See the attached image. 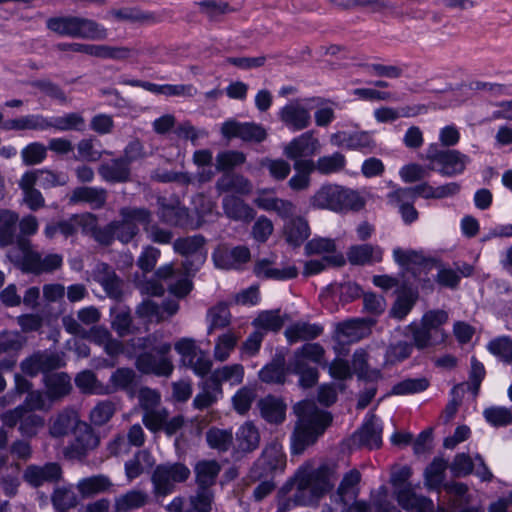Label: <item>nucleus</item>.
I'll return each mask as SVG.
<instances>
[{"instance_id":"nucleus-32","label":"nucleus","mask_w":512,"mask_h":512,"mask_svg":"<svg viewBox=\"0 0 512 512\" xmlns=\"http://www.w3.org/2000/svg\"><path fill=\"white\" fill-rule=\"evenodd\" d=\"M293 166L296 173L290 178L289 187L294 191L307 189L310 185V175L314 171V161H298Z\"/></svg>"},{"instance_id":"nucleus-52","label":"nucleus","mask_w":512,"mask_h":512,"mask_svg":"<svg viewBox=\"0 0 512 512\" xmlns=\"http://www.w3.org/2000/svg\"><path fill=\"white\" fill-rule=\"evenodd\" d=\"M18 220L17 214L8 210H0V245L5 246L12 242L14 226Z\"/></svg>"},{"instance_id":"nucleus-28","label":"nucleus","mask_w":512,"mask_h":512,"mask_svg":"<svg viewBox=\"0 0 512 512\" xmlns=\"http://www.w3.org/2000/svg\"><path fill=\"white\" fill-rule=\"evenodd\" d=\"M148 501V495L140 490H130L115 498L114 508L116 512H129L143 507Z\"/></svg>"},{"instance_id":"nucleus-14","label":"nucleus","mask_w":512,"mask_h":512,"mask_svg":"<svg viewBox=\"0 0 512 512\" xmlns=\"http://www.w3.org/2000/svg\"><path fill=\"white\" fill-rule=\"evenodd\" d=\"M74 52L84 53L89 56L102 59L122 60L131 56L132 50L127 47H115L109 45H94L83 43H71L62 47Z\"/></svg>"},{"instance_id":"nucleus-21","label":"nucleus","mask_w":512,"mask_h":512,"mask_svg":"<svg viewBox=\"0 0 512 512\" xmlns=\"http://www.w3.org/2000/svg\"><path fill=\"white\" fill-rule=\"evenodd\" d=\"M284 466L285 459L282 447L275 443L264 450L262 457L255 465L253 474H255L254 477L262 476V473L256 474V470L262 468L265 471V475H269L273 471L282 470Z\"/></svg>"},{"instance_id":"nucleus-61","label":"nucleus","mask_w":512,"mask_h":512,"mask_svg":"<svg viewBox=\"0 0 512 512\" xmlns=\"http://www.w3.org/2000/svg\"><path fill=\"white\" fill-rule=\"evenodd\" d=\"M305 250L307 254H320L324 256H332L334 254H341L336 251V245L334 240L329 238H313L306 246Z\"/></svg>"},{"instance_id":"nucleus-64","label":"nucleus","mask_w":512,"mask_h":512,"mask_svg":"<svg viewBox=\"0 0 512 512\" xmlns=\"http://www.w3.org/2000/svg\"><path fill=\"white\" fill-rule=\"evenodd\" d=\"M484 418L493 426H504L512 423V412L505 407L493 406L483 411Z\"/></svg>"},{"instance_id":"nucleus-54","label":"nucleus","mask_w":512,"mask_h":512,"mask_svg":"<svg viewBox=\"0 0 512 512\" xmlns=\"http://www.w3.org/2000/svg\"><path fill=\"white\" fill-rule=\"evenodd\" d=\"M220 191H235L240 194H248L252 190L251 183L242 176L224 175L217 183Z\"/></svg>"},{"instance_id":"nucleus-30","label":"nucleus","mask_w":512,"mask_h":512,"mask_svg":"<svg viewBox=\"0 0 512 512\" xmlns=\"http://www.w3.org/2000/svg\"><path fill=\"white\" fill-rule=\"evenodd\" d=\"M223 208L225 214L231 219L249 221L254 217V210L234 196L224 198Z\"/></svg>"},{"instance_id":"nucleus-33","label":"nucleus","mask_w":512,"mask_h":512,"mask_svg":"<svg viewBox=\"0 0 512 512\" xmlns=\"http://www.w3.org/2000/svg\"><path fill=\"white\" fill-rule=\"evenodd\" d=\"M107 36V29L103 25L91 19L78 17L76 38L104 40Z\"/></svg>"},{"instance_id":"nucleus-9","label":"nucleus","mask_w":512,"mask_h":512,"mask_svg":"<svg viewBox=\"0 0 512 512\" xmlns=\"http://www.w3.org/2000/svg\"><path fill=\"white\" fill-rule=\"evenodd\" d=\"M189 476V468L180 463L158 466L152 476L154 492L162 496L170 494L176 483L185 481Z\"/></svg>"},{"instance_id":"nucleus-37","label":"nucleus","mask_w":512,"mask_h":512,"mask_svg":"<svg viewBox=\"0 0 512 512\" xmlns=\"http://www.w3.org/2000/svg\"><path fill=\"white\" fill-rule=\"evenodd\" d=\"M255 273L259 277L272 278L276 280H287L295 278L298 274V271L295 266H287L282 269L272 268L268 261L263 260L256 264Z\"/></svg>"},{"instance_id":"nucleus-22","label":"nucleus","mask_w":512,"mask_h":512,"mask_svg":"<svg viewBox=\"0 0 512 512\" xmlns=\"http://www.w3.org/2000/svg\"><path fill=\"white\" fill-rule=\"evenodd\" d=\"M62 365V359L53 353L36 354L22 363V370L33 376L40 371H47Z\"/></svg>"},{"instance_id":"nucleus-43","label":"nucleus","mask_w":512,"mask_h":512,"mask_svg":"<svg viewBox=\"0 0 512 512\" xmlns=\"http://www.w3.org/2000/svg\"><path fill=\"white\" fill-rule=\"evenodd\" d=\"M324 357V349L317 343H308L298 349L293 357L291 364H308L313 362L320 364Z\"/></svg>"},{"instance_id":"nucleus-27","label":"nucleus","mask_w":512,"mask_h":512,"mask_svg":"<svg viewBox=\"0 0 512 512\" xmlns=\"http://www.w3.org/2000/svg\"><path fill=\"white\" fill-rule=\"evenodd\" d=\"M310 229L307 221L302 217L289 220L284 226V237L292 246L301 245L309 236Z\"/></svg>"},{"instance_id":"nucleus-39","label":"nucleus","mask_w":512,"mask_h":512,"mask_svg":"<svg viewBox=\"0 0 512 512\" xmlns=\"http://www.w3.org/2000/svg\"><path fill=\"white\" fill-rule=\"evenodd\" d=\"M47 397L50 400L62 397L71 389L70 378L63 373H56L46 377Z\"/></svg>"},{"instance_id":"nucleus-19","label":"nucleus","mask_w":512,"mask_h":512,"mask_svg":"<svg viewBox=\"0 0 512 512\" xmlns=\"http://www.w3.org/2000/svg\"><path fill=\"white\" fill-rule=\"evenodd\" d=\"M372 320L368 319H352L339 323L336 327V335L341 342H354L363 338L370 326Z\"/></svg>"},{"instance_id":"nucleus-1","label":"nucleus","mask_w":512,"mask_h":512,"mask_svg":"<svg viewBox=\"0 0 512 512\" xmlns=\"http://www.w3.org/2000/svg\"><path fill=\"white\" fill-rule=\"evenodd\" d=\"M294 411L298 421L291 438V450L293 454H301L324 432L331 417L327 412L319 410L312 401L297 403Z\"/></svg>"},{"instance_id":"nucleus-8","label":"nucleus","mask_w":512,"mask_h":512,"mask_svg":"<svg viewBox=\"0 0 512 512\" xmlns=\"http://www.w3.org/2000/svg\"><path fill=\"white\" fill-rule=\"evenodd\" d=\"M120 215V222L111 223L109 231L121 242L127 243L137 234L139 225H147L150 213L145 209L124 208Z\"/></svg>"},{"instance_id":"nucleus-17","label":"nucleus","mask_w":512,"mask_h":512,"mask_svg":"<svg viewBox=\"0 0 512 512\" xmlns=\"http://www.w3.org/2000/svg\"><path fill=\"white\" fill-rule=\"evenodd\" d=\"M342 186L324 185L311 197L310 204L314 208L341 211Z\"/></svg>"},{"instance_id":"nucleus-13","label":"nucleus","mask_w":512,"mask_h":512,"mask_svg":"<svg viewBox=\"0 0 512 512\" xmlns=\"http://www.w3.org/2000/svg\"><path fill=\"white\" fill-rule=\"evenodd\" d=\"M212 258L219 269H238L250 260V251L245 246L228 248L221 245L215 249Z\"/></svg>"},{"instance_id":"nucleus-23","label":"nucleus","mask_w":512,"mask_h":512,"mask_svg":"<svg viewBox=\"0 0 512 512\" xmlns=\"http://www.w3.org/2000/svg\"><path fill=\"white\" fill-rule=\"evenodd\" d=\"M382 430L381 421L375 415H370L359 431V439L369 448H379L382 444Z\"/></svg>"},{"instance_id":"nucleus-56","label":"nucleus","mask_w":512,"mask_h":512,"mask_svg":"<svg viewBox=\"0 0 512 512\" xmlns=\"http://www.w3.org/2000/svg\"><path fill=\"white\" fill-rule=\"evenodd\" d=\"M76 385L78 386V388H80L83 392L86 393H110V389L98 383L95 375L90 371H83L79 373L76 377Z\"/></svg>"},{"instance_id":"nucleus-46","label":"nucleus","mask_w":512,"mask_h":512,"mask_svg":"<svg viewBox=\"0 0 512 512\" xmlns=\"http://www.w3.org/2000/svg\"><path fill=\"white\" fill-rule=\"evenodd\" d=\"M394 261L404 269H413L421 265L425 258L422 251L413 249L394 248L392 252Z\"/></svg>"},{"instance_id":"nucleus-24","label":"nucleus","mask_w":512,"mask_h":512,"mask_svg":"<svg viewBox=\"0 0 512 512\" xmlns=\"http://www.w3.org/2000/svg\"><path fill=\"white\" fill-rule=\"evenodd\" d=\"M61 470L57 464L51 463L44 467L30 466L26 469L25 480L33 485L39 486L46 481H54L60 477Z\"/></svg>"},{"instance_id":"nucleus-57","label":"nucleus","mask_w":512,"mask_h":512,"mask_svg":"<svg viewBox=\"0 0 512 512\" xmlns=\"http://www.w3.org/2000/svg\"><path fill=\"white\" fill-rule=\"evenodd\" d=\"M220 471L215 461H201L195 467L196 479L200 486H207L214 482Z\"/></svg>"},{"instance_id":"nucleus-42","label":"nucleus","mask_w":512,"mask_h":512,"mask_svg":"<svg viewBox=\"0 0 512 512\" xmlns=\"http://www.w3.org/2000/svg\"><path fill=\"white\" fill-rule=\"evenodd\" d=\"M345 164V156L339 152H335L331 155L319 157L317 161H314V170L318 171L320 174L328 175L339 172L344 168Z\"/></svg>"},{"instance_id":"nucleus-55","label":"nucleus","mask_w":512,"mask_h":512,"mask_svg":"<svg viewBox=\"0 0 512 512\" xmlns=\"http://www.w3.org/2000/svg\"><path fill=\"white\" fill-rule=\"evenodd\" d=\"M78 17H61L49 19L48 28L60 35L76 38Z\"/></svg>"},{"instance_id":"nucleus-63","label":"nucleus","mask_w":512,"mask_h":512,"mask_svg":"<svg viewBox=\"0 0 512 512\" xmlns=\"http://www.w3.org/2000/svg\"><path fill=\"white\" fill-rule=\"evenodd\" d=\"M287 369L284 368L283 361H274L263 367L259 376L262 381L267 383H283Z\"/></svg>"},{"instance_id":"nucleus-15","label":"nucleus","mask_w":512,"mask_h":512,"mask_svg":"<svg viewBox=\"0 0 512 512\" xmlns=\"http://www.w3.org/2000/svg\"><path fill=\"white\" fill-rule=\"evenodd\" d=\"M221 132L226 138L239 137L245 141H263L267 133L265 129L255 123H240L235 120H228L223 123Z\"/></svg>"},{"instance_id":"nucleus-20","label":"nucleus","mask_w":512,"mask_h":512,"mask_svg":"<svg viewBox=\"0 0 512 512\" xmlns=\"http://www.w3.org/2000/svg\"><path fill=\"white\" fill-rule=\"evenodd\" d=\"M23 175L25 186L39 185L44 189L63 186L68 182L66 174L55 173L46 169L29 171Z\"/></svg>"},{"instance_id":"nucleus-36","label":"nucleus","mask_w":512,"mask_h":512,"mask_svg":"<svg viewBox=\"0 0 512 512\" xmlns=\"http://www.w3.org/2000/svg\"><path fill=\"white\" fill-rule=\"evenodd\" d=\"M239 337L232 331L219 335L215 340L213 356L215 360L226 361L234 351Z\"/></svg>"},{"instance_id":"nucleus-38","label":"nucleus","mask_w":512,"mask_h":512,"mask_svg":"<svg viewBox=\"0 0 512 512\" xmlns=\"http://www.w3.org/2000/svg\"><path fill=\"white\" fill-rule=\"evenodd\" d=\"M398 502L406 510L424 512L432 507V502L424 497H418L409 487L398 491Z\"/></svg>"},{"instance_id":"nucleus-35","label":"nucleus","mask_w":512,"mask_h":512,"mask_svg":"<svg viewBox=\"0 0 512 512\" xmlns=\"http://www.w3.org/2000/svg\"><path fill=\"white\" fill-rule=\"evenodd\" d=\"M48 118L38 115H26L17 119L10 120L6 123L8 129L14 130H48Z\"/></svg>"},{"instance_id":"nucleus-11","label":"nucleus","mask_w":512,"mask_h":512,"mask_svg":"<svg viewBox=\"0 0 512 512\" xmlns=\"http://www.w3.org/2000/svg\"><path fill=\"white\" fill-rule=\"evenodd\" d=\"M320 150L319 139L312 131H307L288 142L284 146L283 153L296 163L298 161H314L312 157Z\"/></svg>"},{"instance_id":"nucleus-16","label":"nucleus","mask_w":512,"mask_h":512,"mask_svg":"<svg viewBox=\"0 0 512 512\" xmlns=\"http://www.w3.org/2000/svg\"><path fill=\"white\" fill-rule=\"evenodd\" d=\"M330 140L335 146L352 150L372 149L375 146L371 133L367 131L354 133L339 131L332 134Z\"/></svg>"},{"instance_id":"nucleus-49","label":"nucleus","mask_w":512,"mask_h":512,"mask_svg":"<svg viewBox=\"0 0 512 512\" xmlns=\"http://www.w3.org/2000/svg\"><path fill=\"white\" fill-rule=\"evenodd\" d=\"M77 431L79 432L77 436V442L75 445V452L77 455H84L87 451L94 449L98 446V437L85 423H81L78 426Z\"/></svg>"},{"instance_id":"nucleus-47","label":"nucleus","mask_w":512,"mask_h":512,"mask_svg":"<svg viewBox=\"0 0 512 512\" xmlns=\"http://www.w3.org/2000/svg\"><path fill=\"white\" fill-rule=\"evenodd\" d=\"M154 464V460L147 451L138 452L134 459L126 462L125 473L129 481H132L141 475L145 468H149Z\"/></svg>"},{"instance_id":"nucleus-44","label":"nucleus","mask_w":512,"mask_h":512,"mask_svg":"<svg viewBox=\"0 0 512 512\" xmlns=\"http://www.w3.org/2000/svg\"><path fill=\"white\" fill-rule=\"evenodd\" d=\"M417 196L425 199H436V187L423 183L414 188H398L390 193L391 199H395L397 202H400L403 198H412L414 200Z\"/></svg>"},{"instance_id":"nucleus-25","label":"nucleus","mask_w":512,"mask_h":512,"mask_svg":"<svg viewBox=\"0 0 512 512\" xmlns=\"http://www.w3.org/2000/svg\"><path fill=\"white\" fill-rule=\"evenodd\" d=\"M262 417L270 423H280L285 419L286 405L279 398L267 396L258 403Z\"/></svg>"},{"instance_id":"nucleus-45","label":"nucleus","mask_w":512,"mask_h":512,"mask_svg":"<svg viewBox=\"0 0 512 512\" xmlns=\"http://www.w3.org/2000/svg\"><path fill=\"white\" fill-rule=\"evenodd\" d=\"M71 203L86 202L93 208L101 207L105 202L104 192L91 187H81L73 191Z\"/></svg>"},{"instance_id":"nucleus-53","label":"nucleus","mask_w":512,"mask_h":512,"mask_svg":"<svg viewBox=\"0 0 512 512\" xmlns=\"http://www.w3.org/2000/svg\"><path fill=\"white\" fill-rule=\"evenodd\" d=\"M448 319V315L443 310L429 311L422 317L421 324L424 327L434 331L435 337L439 338V341H444L445 334L440 326L444 324Z\"/></svg>"},{"instance_id":"nucleus-51","label":"nucleus","mask_w":512,"mask_h":512,"mask_svg":"<svg viewBox=\"0 0 512 512\" xmlns=\"http://www.w3.org/2000/svg\"><path fill=\"white\" fill-rule=\"evenodd\" d=\"M345 263L343 254L324 256L321 260H309L304 266V275L311 276L322 272L328 265L341 266Z\"/></svg>"},{"instance_id":"nucleus-62","label":"nucleus","mask_w":512,"mask_h":512,"mask_svg":"<svg viewBox=\"0 0 512 512\" xmlns=\"http://www.w3.org/2000/svg\"><path fill=\"white\" fill-rule=\"evenodd\" d=\"M239 445L243 450H252L259 444V433L251 423H245L237 432Z\"/></svg>"},{"instance_id":"nucleus-3","label":"nucleus","mask_w":512,"mask_h":512,"mask_svg":"<svg viewBox=\"0 0 512 512\" xmlns=\"http://www.w3.org/2000/svg\"><path fill=\"white\" fill-rule=\"evenodd\" d=\"M204 239L201 236H193L178 239L174 242L175 252L185 256L192 257L190 262L188 259L183 263L185 275L179 278L175 283H171L169 290L177 297L186 296L192 289V283L189 276L194 273L205 261L206 252L204 251Z\"/></svg>"},{"instance_id":"nucleus-6","label":"nucleus","mask_w":512,"mask_h":512,"mask_svg":"<svg viewBox=\"0 0 512 512\" xmlns=\"http://www.w3.org/2000/svg\"><path fill=\"white\" fill-rule=\"evenodd\" d=\"M183 366L190 368L196 375L205 376L212 368V360L192 338H181L174 344Z\"/></svg>"},{"instance_id":"nucleus-29","label":"nucleus","mask_w":512,"mask_h":512,"mask_svg":"<svg viewBox=\"0 0 512 512\" xmlns=\"http://www.w3.org/2000/svg\"><path fill=\"white\" fill-rule=\"evenodd\" d=\"M112 485V482L107 476L96 475L79 480L77 488L82 497L86 498L98 493L105 492L109 490Z\"/></svg>"},{"instance_id":"nucleus-2","label":"nucleus","mask_w":512,"mask_h":512,"mask_svg":"<svg viewBox=\"0 0 512 512\" xmlns=\"http://www.w3.org/2000/svg\"><path fill=\"white\" fill-rule=\"evenodd\" d=\"M292 485L296 489L295 501L308 505L333 487V472L324 466L313 470L310 465H306L299 469Z\"/></svg>"},{"instance_id":"nucleus-40","label":"nucleus","mask_w":512,"mask_h":512,"mask_svg":"<svg viewBox=\"0 0 512 512\" xmlns=\"http://www.w3.org/2000/svg\"><path fill=\"white\" fill-rule=\"evenodd\" d=\"M230 321L231 314L226 304L219 303L213 306L207 313L208 334H212L216 329H221L228 326Z\"/></svg>"},{"instance_id":"nucleus-5","label":"nucleus","mask_w":512,"mask_h":512,"mask_svg":"<svg viewBox=\"0 0 512 512\" xmlns=\"http://www.w3.org/2000/svg\"><path fill=\"white\" fill-rule=\"evenodd\" d=\"M193 205L195 213L199 216L195 224L189 220L187 211L180 207L177 200H173L169 204L161 202L160 216L165 223L171 225L197 227L207 221L206 216L212 214L215 208L214 203L204 195H197L193 199Z\"/></svg>"},{"instance_id":"nucleus-31","label":"nucleus","mask_w":512,"mask_h":512,"mask_svg":"<svg viewBox=\"0 0 512 512\" xmlns=\"http://www.w3.org/2000/svg\"><path fill=\"white\" fill-rule=\"evenodd\" d=\"M417 299L418 293L415 290L401 291L390 310L391 317L398 320L404 319L410 313Z\"/></svg>"},{"instance_id":"nucleus-60","label":"nucleus","mask_w":512,"mask_h":512,"mask_svg":"<svg viewBox=\"0 0 512 512\" xmlns=\"http://www.w3.org/2000/svg\"><path fill=\"white\" fill-rule=\"evenodd\" d=\"M222 396V388L219 385H208L206 384L202 391L196 395L193 400V405L197 409H203L214 402H216Z\"/></svg>"},{"instance_id":"nucleus-7","label":"nucleus","mask_w":512,"mask_h":512,"mask_svg":"<svg viewBox=\"0 0 512 512\" xmlns=\"http://www.w3.org/2000/svg\"><path fill=\"white\" fill-rule=\"evenodd\" d=\"M426 157L433 164L430 169H435L446 177L462 174L470 162V158L460 151H439L436 145L429 146Z\"/></svg>"},{"instance_id":"nucleus-34","label":"nucleus","mask_w":512,"mask_h":512,"mask_svg":"<svg viewBox=\"0 0 512 512\" xmlns=\"http://www.w3.org/2000/svg\"><path fill=\"white\" fill-rule=\"evenodd\" d=\"M322 333V328L315 324L298 322L289 326L285 335L289 343H295L300 340L315 338Z\"/></svg>"},{"instance_id":"nucleus-26","label":"nucleus","mask_w":512,"mask_h":512,"mask_svg":"<svg viewBox=\"0 0 512 512\" xmlns=\"http://www.w3.org/2000/svg\"><path fill=\"white\" fill-rule=\"evenodd\" d=\"M244 377V368L240 364L225 365L214 370L209 378V381L214 385H219L224 382L229 383L231 386L238 385L242 382Z\"/></svg>"},{"instance_id":"nucleus-58","label":"nucleus","mask_w":512,"mask_h":512,"mask_svg":"<svg viewBox=\"0 0 512 512\" xmlns=\"http://www.w3.org/2000/svg\"><path fill=\"white\" fill-rule=\"evenodd\" d=\"M407 328L412 332L414 344L419 349L426 348L439 341V338L435 337L434 331L422 324L412 323Z\"/></svg>"},{"instance_id":"nucleus-18","label":"nucleus","mask_w":512,"mask_h":512,"mask_svg":"<svg viewBox=\"0 0 512 512\" xmlns=\"http://www.w3.org/2000/svg\"><path fill=\"white\" fill-rule=\"evenodd\" d=\"M383 249L378 245H353L347 251V259L352 265H367L380 262Z\"/></svg>"},{"instance_id":"nucleus-12","label":"nucleus","mask_w":512,"mask_h":512,"mask_svg":"<svg viewBox=\"0 0 512 512\" xmlns=\"http://www.w3.org/2000/svg\"><path fill=\"white\" fill-rule=\"evenodd\" d=\"M281 122L291 131H300L310 125L311 114L302 100L288 102L278 111Z\"/></svg>"},{"instance_id":"nucleus-59","label":"nucleus","mask_w":512,"mask_h":512,"mask_svg":"<svg viewBox=\"0 0 512 512\" xmlns=\"http://www.w3.org/2000/svg\"><path fill=\"white\" fill-rule=\"evenodd\" d=\"M369 356L364 350H357L353 356V369L354 372L360 377L365 379L374 380L378 377L379 373L375 369H369Z\"/></svg>"},{"instance_id":"nucleus-4","label":"nucleus","mask_w":512,"mask_h":512,"mask_svg":"<svg viewBox=\"0 0 512 512\" xmlns=\"http://www.w3.org/2000/svg\"><path fill=\"white\" fill-rule=\"evenodd\" d=\"M8 258L25 272L42 273L50 272L62 265V257L58 254H50L41 259L40 255L33 252L30 243L20 240L17 246L8 252Z\"/></svg>"},{"instance_id":"nucleus-10","label":"nucleus","mask_w":512,"mask_h":512,"mask_svg":"<svg viewBox=\"0 0 512 512\" xmlns=\"http://www.w3.org/2000/svg\"><path fill=\"white\" fill-rule=\"evenodd\" d=\"M170 350L171 345L169 343H162L155 348L158 356L149 353L140 355L136 361L138 370L157 376H170L174 369L171 359L166 357Z\"/></svg>"},{"instance_id":"nucleus-41","label":"nucleus","mask_w":512,"mask_h":512,"mask_svg":"<svg viewBox=\"0 0 512 512\" xmlns=\"http://www.w3.org/2000/svg\"><path fill=\"white\" fill-rule=\"evenodd\" d=\"M80 424L79 417L75 411H65L53 421L50 432L53 436H63L73 429H78Z\"/></svg>"},{"instance_id":"nucleus-50","label":"nucleus","mask_w":512,"mask_h":512,"mask_svg":"<svg viewBox=\"0 0 512 512\" xmlns=\"http://www.w3.org/2000/svg\"><path fill=\"white\" fill-rule=\"evenodd\" d=\"M284 324L279 311H263L253 321L256 331H277Z\"/></svg>"},{"instance_id":"nucleus-48","label":"nucleus","mask_w":512,"mask_h":512,"mask_svg":"<svg viewBox=\"0 0 512 512\" xmlns=\"http://www.w3.org/2000/svg\"><path fill=\"white\" fill-rule=\"evenodd\" d=\"M360 481V473L356 470L348 472L338 489V496L341 503L347 504V500H354L357 496V484Z\"/></svg>"}]
</instances>
